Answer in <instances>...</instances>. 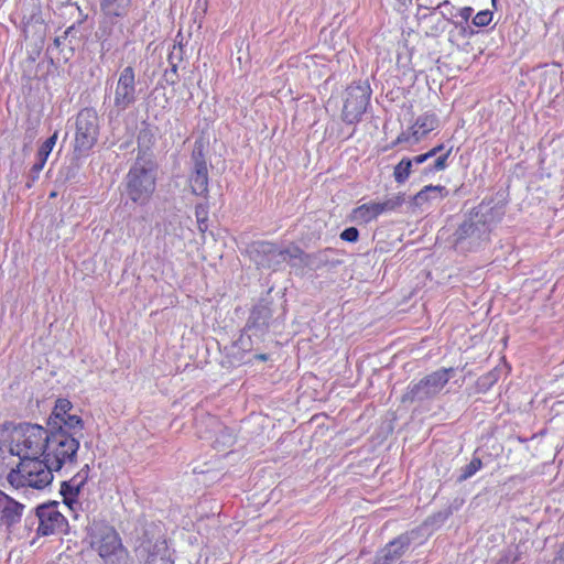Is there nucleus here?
Here are the masks:
<instances>
[{"mask_svg":"<svg viewBox=\"0 0 564 564\" xmlns=\"http://www.w3.org/2000/svg\"><path fill=\"white\" fill-rule=\"evenodd\" d=\"M497 381V376L494 372H489L478 379V386L480 388L488 389Z\"/></svg>","mask_w":564,"mask_h":564,"instance_id":"e433bc0d","label":"nucleus"},{"mask_svg":"<svg viewBox=\"0 0 564 564\" xmlns=\"http://www.w3.org/2000/svg\"><path fill=\"white\" fill-rule=\"evenodd\" d=\"M130 0H101V9L107 15L122 17L126 14Z\"/></svg>","mask_w":564,"mask_h":564,"instance_id":"5701e85b","label":"nucleus"},{"mask_svg":"<svg viewBox=\"0 0 564 564\" xmlns=\"http://www.w3.org/2000/svg\"><path fill=\"white\" fill-rule=\"evenodd\" d=\"M58 138V131L56 130L50 138H47L39 148L36 152L37 165H45L50 154L52 153Z\"/></svg>","mask_w":564,"mask_h":564,"instance_id":"b1692460","label":"nucleus"},{"mask_svg":"<svg viewBox=\"0 0 564 564\" xmlns=\"http://www.w3.org/2000/svg\"><path fill=\"white\" fill-rule=\"evenodd\" d=\"M47 426L23 422L10 433L9 452L20 458L8 476V482L15 489L33 488L42 490L50 486L54 476L43 460Z\"/></svg>","mask_w":564,"mask_h":564,"instance_id":"f257e3e1","label":"nucleus"},{"mask_svg":"<svg viewBox=\"0 0 564 564\" xmlns=\"http://www.w3.org/2000/svg\"><path fill=\"white\" fill-rule=\"evenodd\" d=\"M61 43H62V42H61V37H58V36H57V37H55V39H54L53 44H54V46H55V47H59V46H61Z\"/></svg>","mask_w":564,"mask_h":564,"instance_id":"49530a36","label":"nucleus"},{"mask_svg":"<svg viewBox=\"0 0 564 564\" xmlns=\"http://www.w3.org/2000/svg\"><path fill=\"white\" fill-rule=\"evenodd\" d=\"M138 100L135 70L124 67L117 79L113 91V108L118 113L133 106Z\"/></svg>","mask_w":564,"mask_h":564,"instance_id":"f8f14e48","label":"nucleus"},{"mask_svg":"<svg viewBox=\"0 0 564 564\" xmlns=\"http://www.w3.org/2000/svg\"><path fill=\"white\" fill-rule=\"evenodd\" d=\"M482 467V462L479 457H473V459L460 468V474L457 477V482H463L473 477Z\"/></svg>","mask_w":564,"mask_h":564,"instance_id":"bb28decb","label":"nucleus"},{"mask_svg":"<svg viewBox=\"0 0 564 564\" xmlns=\"http://www.w3.org/2000/svg\"><path fill=\"white\" fill-rule=\"evenodd\" d=\"M73 410L74 405L69 400L63 398L57 399L47 421H54L56 419H59L61 416H65L68 412H72Z\"/></svg>","mask_w":564,"mask_h":564,"instance_id":"cd10ccee","label":"nucleus"},{"mask_svg":"<svg viewBox=\"0 0 564 564\" xmlns=\"http://www.w3.org/2000/svg\"><path fill=\"white\" fill-rule=\"evenodd\" d=\"M126 180L129 198L140 205L147 204L155 189L156 172L153 163L138 158Z\"/></svg>","mask_w":564,"mask_h":564,"instance_id":"20e7f679","label":"nucleus"},{"mask_svg":"<svg viewBox=\"0 0 564 564\" xmlns=\"http://www.w3.org/2000/svg\"><path fill=\"white\" fill-rule=\"evenodd\" d=\"M191 172L188 183L191 191L194 195L206 197L208 194V164L205 155V142L203 139H197L194 142L191 155Z\"/></svg>","mask_w":564,"mask_h":564,"instance_id":"1a4fd4ad","label":"nucleus"},{"mask_svg":"<svg viewBox=\"0 0 564 564\" xmlns=\"http://www.w3.org/2000/svg\"><path fill=\"white\" fill-rule=\"evenodd\" d=\"M436 9H440L442 17L448 21L454 17V6L448 0L441 2Z\"/></svg>","mask_w":564,"mask_h":564,"instance_id":"473e14b6","label":"nucleus"},{"mask_svg":"<svg viewBox=\"0 0 564 564\" xmlns=\"http://www.w3.org/2000/svg\"><path fill=\"white\" fill-rule=\"evenodd\" d=\"M272 319V312L268 305L259 304L256 305L247 321L243 332L238 340L242 349H249L247 340L251 341L252 337L258 340H262V337L269 329L270 322Z\"/></svg>","mask_w":564,"mask_h":564,"instance_id":"ddd939ff","label":"nucleus"},{"mask_svg":"<svg viewBox=\"0 0 564 564\" xmlns=\"http://www.w3.org/2000/svg\"><path fill=\"white\" fill-rule=\"evenodd\" d=\"M503 215L500 208L482 202L474 208L455 231V246L462 251L478 249L489 239L492 224Z\"/></svg>","mask_w":564,"mask_h":564,"instance_id":"f03ea898","label":"nucleus"},{"mask_svg":"<svg viewBox=\"0 0 564 564\" xmlns=\"http://www.w3.org/2000/svg\"><path fill=\"white\" fill-rule=\"evenodd\" d=\"M375 218H377V216L373 212V208H371L370 203L362 204L352 210V219L358 223L367 224L373 220Z\"/></svg>","mask_w":564,"mask_h":564,"instance_id":"a878e982","label":"nucleus"},{"mask_svg":"<svg viewBox=\"0 0 564 564\" xmlns=\"http://www.w3.org/2000/svg\"><path fill=\"white\" fill-rule=\"evenodd\" d=\"M453 368H441L408 386L402 402L425 401L435 398L451 379Z\"/></svg>","mask_w":564,"mask_h":564,"instance_id":"0eeeda50","label":"nucleus"},{"mask_svg":"<svg viewBox=\"0 0 564 564\" xmlns=\"http://www.w3.org/2000/svg\"><path fill=\"white\" fill-rule=\"evenodd\" d=\"M24 505L11 498L0 489V524L11 532L17 523L21 521Z\"/></svg>","mask_w":564,"mask_h":564,"instance_id":"a211bd4d","label":"nucleus"},{"mask_svg":"<svg viewBox=\"0 0 564 564\" xmlns=\"http://www.w3.org/2000/svg\"><path fill=\"white\" fill-rule=\"evenodd\" d=\"M195 216L197 219L198 230L205 232L208 229V209L204 204H198L195 207Z\"/></svg>","mask_w":564,"mask_h":564,"instance_id":"c85d7f7f","label":"nucleus"},{"mask_svg":"<svg viewBox=\"0 0 564 564\" xmlns=\"http://www.w3.org/2000/svg\"><path fill=\"white\" fill-rule=\"evenodd\" d=\"M411 543V533L400 534L378 552L376 561L381 564H395L409 550Z\"/></svg>","mask_w":564,"mask_h":564,"instance_id":"f3484780","label":"nucleus"},{"mask_svg":"<svg viewBox=\"0 0 564 564\" xmlns=\"http://www.w3.org/2000/svg\"><path fill=\"white\" fill-rule=\"evenodd\" d=\"M217 444L221 443L224 446H230L235 442V437L228 429H223L220 435L215 441Z\"/></svg>","mask_w":564,"mask_h":564,"instance_id":"f704fd0d","label":"nucleus"},{"mask_svg":"<svg viewBox=\"0 0 564 564\" xmlns=\"http://www.w3.org/2000/svg\"><path fill=\"white\" fill-rule=\"evenodd\" d=\"M419 141H414V135H412L411 127L406 131H402L398 138L392 142L391 148L402 144V143H409V144H415Z\"/></svg>","mask_w":564,"mask_h":564,"instance_id":"2f4dec72","label":"nucleus"},{"mask_svg":"<svg viewBox=\"0 0 564 564\" xmlns=\"http://www.w3.org/2000/svg\"><path fill=\"white\" fill-rule=\"evenodd\" d=\"M370 205H371V208H373V212L377 217L379 215H381L382 213H386L382 202L381 203L371 202Z\"/></svg>","mask_w":564,"mask_h":564,"instance_id":"37998d69","label":"nucleus"},{"mask_svg":"<svg viewBox=\"0 0 564 564\" xmlns=\"http://www.w3.org/2000/svg\"><path fill=\"white\" fill-rule=\"evenodd\" d=\"M522 556L519 545H509L500 552V556L496 564H517Z\"/></svg>","mask_w":564,"mask_h":564,"instance_id":"393cba45","label":"nucleus"},{"mask_svg":"<svg viewBox=\"0 0 564 564\" xmlns=\"http://www.w3.org/2000/svg\"><path fill=\"white\" fill-rule=\"evenodd\" d=\"M46 426L50 430L66 432L73 435L83 436L84 422L76 413L68 412L54 421H47Z\"/></svg>","mask_w":564,"mask_h":564,"instance_id":"aec40b11","label":"nucleus"},{"mask_svg":"<svg viewBox=\"0 0 564 564\" xmlns=\"http://www.w3.org/2000/svg\"><path fill=\"white\" fill-rule=\"evenodd\" d=\"M551 564H564V542L561 544Z\"/></svg>","mask_w":564,"mask_h":564,"instance_id":"58836bf2","label":"nucleus"},{"mask_svg":"<svg viewBox=\"0 0 564 564\" xmlns=\"http://www.w3.org/2000/svg\"><path fill=\"white\" fill-rule=\"evenodd\" d=\"M89 473L90 467L86 464L69 480L62 481L59 492L63 496L64 503L69 508L78 502V496L89 478Z\"/></svg>","mask_w":564,"mask_h":564,"instance_id":"dca6fc26","label":"nucleus"},{"mask_svg":"<svg viewBox=\"0 0 564 564\" xmlns=\"http://www.w3.org/2000/svg\"><path fill=\"white\" fill-rule=\"evenodd\" d=\"M44 165L39 166L37 161L34 162L32 165L29 175H28V186L31 187V185L39 180L40 173L43 170Z\"/></svg>","mask_w":564,"mask_h":564,"instance_id":"c9c22d12","label":"nucleus"},{"mask_svg":"<svg viewBox=\"0 0 564 564\" xmlns=\"http://www.w3.org/2000/svg\"><path fill=\"white\" fill-rule=\"evenodd\" d=\"M290 260H299L302 267L307 268L312 271L321 270L329 264H334L330 259L333 253L332 249H324L313 253H305L301 248L296 246L290 247Z\"/></svg>","mask_w":564,"mask_h":564,"instance_id":"2eb2a0df","label":"nucleus"},{"mask_svg":"<svg viewBox=\"0 0 564 564\" xmlns=\"http://www.w3.org/2000/svg\"><path fill=\"white\" fill-rule=\"evenodd\" d=\"M438 126V118L435 113L425 112L417 117L413 126L411 127L412 135H414V141H420L427 133L435 130Z\"/></svg>","mask_w":564,"mask_h":564,"instance_id":"4be33fe9","label":"nucleus"},{"mask_svg":"<svg viewBox=\"0 0 564 564\" xmlns=\"http://www.w3.org/2000/svg\"><path fill=\"white\" fill-rule=\"evenodd\" d=\"M451 153L452 148L422 169L415 167L410 161V158H403L394 166L393 178L398 184H404L409 177L416 172L420 173L421 176H430L437 172L444 171L448 166V159Z\"/></svg>","mask_w":564,"mask_h":564,"instance_id":"4468645a","label":"nucleus"},{"mask_svg":"<svg viewBox=\"0 0 564 564\" xmlns=\"http://www.w3.org/2000/svg\"><path fill=\"white\" fill-rule=\"evenodd\" d=\"M443 150H444V144H438V145H436V147L432 148L430 151H427V155H429L431 159H433V158H434V160H435L437 156H440V155H442V154H443V153H442V152H443Z\"/></svg>","mask_w":564,"mask_h":564,"instance_id":"ea45409f","label":"nucleus"},{"mask_svg":"<svg viewBox=\"0 0 564 564\" xmlns=\"http://www.w3.org/2000/svg\"><path fill=\"white\" fill-rule=\"evenodd\" d=\"M290 247L279 249L276 245L268 241L252 242L247 252L258 268L276 270L283 262L290 260Z\"/></svg>","mask_w":564,"mask_h":564,"instance_id":"9b49d317","label":"nucleus"},{"mask_svg":"<svg viewBox=\"0 0 564 564\" xmlns=\"http://www.w3.org/2000/svg\"><path fill=\"white\" fill-rule=\"evenodd\" d=\"M72 28H68L65 32H64V35L67 36L68 33L70 32Z\"/></svg>","mask_w":564,"mask_h":564,"instance_id":"de8ad7c7","label":"nucleus"},{"mask_svg":"<svg viewBox=\"0 0 564 564\" xmlns=\"http://www.w3.org/2000/svg\"><path fill=\"white\" fill-rule=\"evenodd\" d=\"M140 547L148 554L144 564H174L166 540L163 538H158L155 541L144 540Z\"/></svg>","mask_w":564,"mask_h":564,"instance_id":"6ab92c4d","label":"nucleus"},{"mask_svg":"<svg viewBox=\"0 0 564 564\" xmlns=\"http://www.w3.org/2000/svg\"><path fill=\"white\" fill-rule=\"evenodd\" d=\"M448 195V189L442 185H426L413 196V205L422 208L426 203L442 200Z\"/></svg>","mask_w":564,"mask_h":564,"instance_id":"412c9836","label":"nucleus"},{"mask_svg":"<svg viewBox=\"0 0 564 564\" xmlns=\"http://www.w3.org/2000/svg\"><path fill=\"white\" fill-rule=\"evenodd\" d=\"M340 238L347 242H356L359 238V231L356 227H348L341 231Z\"/></svg>","mask_w":564,"mask_h":564,"instance_id":"72a5a7b5","label":"nucleus"},{"mask_svg":"<svg viewBox=\"0 0 564 564\" xmlns=\"http://www.w3.org/2000/svg\"><path fill=\"white\" fill-rule=\"evenodd\" d=\"M176 72H177V65L175 63H171V69H170V72H166L165 75L169 76V74H172V75L176 76Z\"/></svg>","mask_w":564,"mask_h":564,"instance_id":"c03bdc74","label":"nucleus"},{"mask_svg":"<svg viewBox=\"0 0 564 564\" xmlns=\"http://www.w3.org/2000/svg\"><path fill=\"white\" fill-rule=\"evenodd\" d=\"M496 1H497V0H491V2H492V4H494V6H496Z\"/></svg>","mask_w":564,"mask_h":564,"instance_id":"09e8293b","label":"nucleus"},{"mask_svg":"<svg viewBox=\"0 0 564 564\" xmlns=\"http://www.w3.org/2000/svg\"><path fill=\"white\" fill-rule=\"evenodd\" d=\"M383 203V207L386 212H394L404 203L403 194H395L389 198H387Z\"/></svg>","mask_w":564,"mask_h":564,"instance_id":"c756f323","label":"nucleus"},{"mask_svg":"<svg viewBox=\"0 0 564 564\" xmlns=\"http://www.w3.org/2000/svg\"><path fill=\"white\" fill-rule=\"evenodd\" d=\"M66 432L47 429L45 454L43 460L50 468V474L59 471L64 466L76 462L79 449V438Z\"/></svg>","mask_w":564,"mask_h":564,"instance_id":"7ed1b4c3","label":"nucleus"},{"mask_svg":"<svg viewBox=\"0 0 564 564\" xmlns=\"http://www.w3.org/2000/svg\"><path fill=\"white\" fill-rule=\"evenodd\" d=\"M492 20V12L489 10L479 11L473 19L476 26L482 28L490 24Z\"/></svg>","mask_w":564,"mask_h":564,"instance_id":"7c9ffc66","label":"nucleus"},{"mask_svg":"<svg viewBox=\"0 0 564 564\" xmlns=\"http://www.w3.org/2000/svg\"><path fill=\"white\" fill-rule=\"evenodd\" d=\"M431 158L427 155V152L423 153V154H419V155H415L413 158H410V161L412 162V164L420 169V165H422L423 163L427 162Z\"/></svg>","mask_w":564,"mask_h":564,"instance_id":"4c0bfd02","label":"nucleus"},{"mask_svg":"<svg viewBox=\"0 0 564 564\" xmlns=\"http://www.w3.org/2000/svg\"><path fill=\"white\" fill-rule=\"evenodd\" d=\"M452 514L451 509H446L444 511H440L437 514L434 516V518L440 521L444 522L448 519V517Z\"/></svg>","mask_w":564,"mask_h":564,"instance_id":"79ce46f5","label":"nucleus"},{"mask_svg":"<svg viewBox=\"0 0 564 564\" xmlns=\"http://www.w3.org/2000/svg\"><path fill=\"white\" fill-rule=\"evenodd\" d=\"M372 564H381V563H378V562L375 560V562H373Z\"/></svg>","mask_w":564,"mask_h":564,"instance_id":"8fccbe9b","label":"nucleus"},{"mask_svg":"<svg viewBox=\"0 0 564 564\" xmlns=\"http://www.w3.org/2000/svg\"><path fill=\"white\" fill-rule=\"evenodd\" d=\"M57 508V501L40 505L35 509L34 516H28L25 518V525L31 529L35 522H37L36 532L39 535L43 536L65 533L68 528V522Z\"/></svg>","mask_w":564,"mask_h":564,"instance_id":"6e6552de","label":"nucleus"},{"mask_svg":"<svg viewBox=\"0 0 564 564\" xmlns=\"http://www.w3.org/2000/svg\"><path fill=\"white\" fill-rule=\"evenodd\" d=\"M100 121L97 110L86 107L79 110L75 117L74 152L78 155H87L98 141Z\"/></svg>","mask_w":564,"mask_h":564,"instance_id":"423d86ee","label":"nucleus"},{"mask_svg":"<svg viewBox=\"0 0 564 564\" xmlns=\"http://www.w3.org/2000/svg\"><path fill=\"white\" fill-rule=\"evenodd\" d=\"M371 96V88L367 82L354 83L346 89L343 107V120L355 123L361 119Z\"/></svg>","mask_w":564,"mask_h":564,"instance_id":"9d476101","label":"nucleus"},{"mask_svg":"<svg viewBox=\"0 0 564 564\" xmlns=\"http://www.w3.org/2000/svg\"><path fill=\"white\" fill-rule=\"evenodd\" d=\"M91 547L101 557L104 564H132L128 550L123 546L118 532L111 527H102L91 539Z\"/></svg>","mask_w":564,"mask_h":564,"instance_id":"39448f33","label":"nucleus"},{"mask_svg":"<svg viewBox=\"0 0 564 564\" xmlns=\"http://www.w3.org/2000/svg\"><path fill=\"white\" fill-rule=\"evenodd\" d=\"M254 358L261 361H267L269 359V356L267 354H258L254 356Z\"/></svg>","mask_w":564,"mask_h":564,"instance_id":"a18cd8bd","label":"nucleus"},{"mask_svg":"<svg viewBox=\"0 0 564 564\" xmlns=\"http://www.w3.org/2000/svg\"><path fill=\"white\" fill-rule=\"evenodd\" d=\"M473 11H474V10H473V8H470V7H464V8H462V9L459 10L458 14H459V17H460L464 21H466V22H467V21L469 20V18L471 17Z\"/></svg>","mask_w":564,"mask_h":564,"instance_id":"a19ab883","label":"nucleus"}]
</instances>
